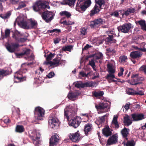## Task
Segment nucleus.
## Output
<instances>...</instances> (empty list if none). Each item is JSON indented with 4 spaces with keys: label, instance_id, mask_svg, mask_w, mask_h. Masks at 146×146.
<instances>
[{
    "label": "nucleus",
    "instance_id": "54",
    "mask_svg": "<svg viewBox=\"0 0 146 146\" xmlns=\"http://www.w3.org/2000/svg\"><path fill=\"white\" fill-rule=\"evenodd\" d=\"M80 34L83 35H85L86 34V30L84 28L81 29L80 31Z\"/></svg>",
    "mask_w": 146,
    "mask_h": 146
},
{
    "label": "nucleus",
    "instance_id": "1",
    "mask_svg": "<svg viewBox=\"0 0 146 146\" xmlns=\"http://www.w3.org/2000/svg\"><path fill=\"white\" fill-rule=\"evenodd\" d=\"M76 112L75 108L72 105H70L66 106L64 110V117L69 121L70 117H72L76 115Z\"/></svg>",
    "mask_w": 146,
    "mask_h": 146
},
{
    "label": "nucleus",
    "instance_id": "64",
    "mask_svg": "<svg viewBox=\"0 0 146 146\" xmlns=\"http://www.w3.org/2000/svg\"><path fill=\"white\" fill-rule=\"evenodd\" d=\"M111 16H114L116 17H118L119 15V13L117 11H115L111 13Z\"/></svg>",
    "mask_w": 146,
    "mask_h": 146
},
{
    "label": "nucleus",
    "instance_id": "23",
    "mask_svg": "<svg viewBox=\"0 0 146 146\" xmlns=\"http://www.w3.org/2000/svg\"><path fill=\"white\" fill-rule=\"evenodd\" d=\"M108 126H106L102 129V132L103 135L106 137L111 136L112 134V131Z\"/></svg>",
    "mask_w": 146,
    "mask_h": 146
},
{
    "label": "nucleus",
    "instance_id": "42",
    "mask_svg": "<svg viewBox=\"0 0 146 146\" xmlns=\"http://www.w3.org/2000/svg\"><path fill=\"white\" fill-rule=\"evenodd\" d=\"M11 14L10 12H7L5 15L1 14L0 15V17L3 19H5L8 18Z\"/></svg>",
    "mask_w": 146,
    "mask_h": 146
},
{
    "label": "nucleus",
    "instance_id": "19",
    "mask_svg": "<svg viewBox=\"0 0 146 146\" xmlns=\"http://www.w3.org/2000/svg\"><path fill=\"white\" fill-rule=\"evenodd\" d=\"M14 77L15 79L18 80V82H23L26 80V77L23 76L22 72H17L15 74Z\"/></svg>",
    "mask_w": 146,
    "mask_h": 146
},
{
    "label": "nucleus",
    "instance_id": "31",
    "mask_svg": "<svg viewBox=\"0 0 146 146\" xmlns=\"http://www.w3.org/2000/svg\"><path fill=\"white\" fill-rule=\"evenodd\" d=\"M96 4H98L99 6L100 9H103L104 6L105 5V3L104 0H95Z\"/></svg>",
    "mask_w": 146,
    "mask_h": 146
},
{
    "label": "nucleus",
    "instance_id": "35",
    "mask_svg": "<svg viewBox=\"0 0 146 146\" xmlns=\"http://www.w3.org/2000/svg\"><path fill=\"white\" fill-rule=\"evenodd\" d=\"M24 128L22 125H17L15 129V131L17 132L21 133L24 131Z\"/></svg>",
    "mask_w": 146,
    "mask_h": 146
},
{
    "label": "nucleus",
    "instance_id": "27",
    "mask_svg": "<svg viewBox=\"0 0 146 146\" xmlns=\"http://www.w3.org/2000/svg\"><path fill=\"white\" fill-rule=\"evenodd\" d=\"M118 116L117 115H114L112 121V123L114 125L115 129H117L119 127V123L117 121Z\"/></svg>",
    "mask_w": 146,
    "mask_h": 146
},
{
    "label": "nucleus",
    "instance_id": "29",
    "mask_svg": "<svg viewBox=\"0 0 146 146\" xmlns=\"http://www.w3.org/2000/svg\"><path fill=\"white\" fill-rule=\"evenodd\" d=\"M129 129L124 127L121 131V133L123 137L126 139H127V137L129 134Z\"/></svg>",
    "mask_w": 146,
    "mask_h": 146
},
{
    "label": "nucleus",
    "instance_id": "14",
    "mask_svg": "<svg viewBox=\"0 0 146 146\" xmlns=\"http://www.w3.org/2000/svg\"><path fill=\"white\" fill-rule=\"evenodd\" d=\"M19 46V44L18 43L8 44L6 46L7 50L10 52L13 53L15 52L16 50Z\"/></svg>",
    "mask_w": 146,
    "mask_h": 146
},
{
    "label": "nucleus",
    "instance_id": "12",
    "mask_svg": "<svg viewBox=\"0 0 146 146\" xmlns=\"http://www.w3.org/2000/svg\"><path fill=\"white\" fill-rule=\"evenodd\" d=\"M105 23V22L104 19L100 18L91 21L90 26L91 27L96 28L97 26L103 25Z\"/></svg>",
    "mask_w": 146,
    "mask_h": 146
},
{
    "label": "nucleus",
    "instance_id": "3",
    "mask_svg": "<svg viewBox=\"0 0 146 146\" xmlns=\"http://www.w3.org/2000/svg\"><path fill=\"white\" fill-rule=\"evenodd\" d=\"M66 61L63 60H61L60 57H56L53 60V62L50 61L48 62H44V64L46 65H49V67H51L54 68L55 67L59 66V65H64Z\"/></svg>",
    "mask_w": 146,
    "mask_h": 146
},
{
    "label": "nucleus",
    "instance_id": "9",
    "mask_svg": "<svg viewBox=\"0 0 146 146\" xmlns=\"http://www.w3.org/2000/svg\"><path fill=\"white\" fill-rule=\"evenodd\" d=\"M22 36V35L21 34L20 32L17 31L13 34L12 37L17 42L19 43H24L27 40V36H25L23 38H19Z\"/></svg>",
    "mask_w": 146,
    "mask_h": 146
},
{
    "label": "nucleus",
    "instance_id": "55",
    "mask_svg": "<svg viewBox=\"0 0 146 146\" xmlns=\"http://www.w3.org/2000/svg\"><path fill=\"white\" fill-rule=\"evenodd\" d=\"M90 73V72H89L88 73L86 74L84 72L81 71L80 72L79 74L82 77H88V75Z\"/></svg>",
    "mask_w": 146,
    "mask_h": 146
},
{
    "label": "nucleus",
    "instance_id": "7",
    "mask_svg": "<svg viewBox=\"0 0 146 146\" xmlns=\"http://www.w3.org/2000/svg\"><path fill=\"white\" fill-rule=\"evenodd\" d=\"M41 16L46 22L49 23L53 19L54 15L51 12L47 11L43 12Z\"/></svg>",
    "mask_w": 146,
    "mask_h": 146
},
{
    "label": "nucleus",
    "instance_id": "2",
    "mask_svg": "<svg viewBox=\"0 0 146 146\" xmlns=\"http://www.w3.org/2000/svg\"><path fill=\"white\" fill-rule=\"evenodd\" d=\"M91 2L90 0H81L78 1L76 6V9L79 11L80 9L84 11L86 9L90 6Z\"/></svg>",
    "mask_w": 146,
    "mask_h": 146
},
{
    "label": "nucleus",
    "instance_id": "36",
    "mask_svg": "<svg viewBox=\"0 0 146 146\" xmlns=\"http://www.w3.org/2000/svg\"><path fill=\"white\" fill-rule=\"evenodd\" d=\"M108 71L109 73H114L115 72V70L113 69V65L109 64L107 65Z\"/></svg>",
    "mask_w": 146,
    "mask_h": 146
},
{
    "label": "nucleus",
    "instance_id": "61",
    "mask_svg": "<svg viewBox=\"0 0 146 146\" xmlns=\"http://www.w3.org/2000/svg\"><path fill=\"white\" fill-rule=\"evenodd\" d=\"M75 86L78 88H84L83 83L80 84L78 83H77L75 85Z\"/></svg>",
    "mask_w": 146,
    "mask_h": 146
},
{
    "label": "nucleus",
    "instance_id": "63",
    "mask_svg": "<svg viewBox=\"0 0 146 146\" xmlns=\"http://www.w3.org/2000/svg\"><path fill=\"white\" fill-rule=\"evenodd\" d=\"M129 14L134 13L135 11V10L133 8L131 7L127 9Z\"/></svg>",
    "mask_w": 146,
    "mask_h": 146
},
{
    "label": "nucleus",
    "instance_id": "28",
    "mask_svg": "<svg viewBox=\"0 0 146 146\" xmlns=\"http://www.w3.org/2000/svg\"><path fill=\"white\" fill-rule=\"evenodd\" d=\"M123 119V123L125 125L128 126L132 123V120L130 119V117L128 115L124 117Z\"/></svg>",
    "mask_w": 146,
    "mask_h": 146
},
{
    "label": "nucleus",
    "instance_id": "43",
    "mask_svg": "<svg viewBox=\"0 0 146 146\" xmlns=\"http://www.w3.org/2000/svg\"><path fill=\"white\" fill-rule=\"evenodd\" d=\"M55 55L56 54L54 53L52 54V53H50L46 57V62L50 61L52 60V58L55 56Z\"/></svg>",
    "mask_w": 146,
    "mask_h": 146
},
{
    "label": "nucleus",
    "instance_id": "53",
    "mask_svg": "<svg viewBox=\"0 0 146 146\" xmlns=\"http://www.w3.org/2000/svg\"><path fill=\"white\" fill-rule=\"evenodd\" d=\"M103 56V54L101 53H99L97 54H95V57H94V58L98 60L100 59Z\"/></svg>",
    "mask_w": 146,
    "mask_h": 146
},
{
    "label": "nucleus",
    "instance_id": "33",
    "mask_svg": "<svg viewBox=\"0 0 146 146\" xmlns=\"http://www.w3.org/2000/svg\"><path fill=\"white\" fill-rule=\"evenodd\" d=\"M80 116L82 119L83 120V121L85 122L88 121L89 117V115L88 113H81Z\"/></svg>",
    "mask_w": 146,
    "mask_h": 146
},
{
    "label": "nucleus",
    "instance_id": "26",
    "mask_svg": "<svg viewBox=\"0 0 146 146\" xmlns=\"http://www.w3.org/2000/svg\"><path fill=\"white\" fill-rule=\"evenodd\" d=\"M19 25L24 29H29L30 28L29 25H28V23L26 21L24 20L20 21L18 23Z\"/></svg>",
    "mask_w": 146,
    "mask_h": 146
},
{
    "label": "nucleus",
    "instance_id": "38",
    "mask_svg": "<svg viewBox=\"0 0 146 146\" xmlns=\"http://www.w3.org/2000/svg\"><path fill=\"white\" fill-rule=\"evenodd\" d=\"M95 82H87L84 83H83L84 88V87H88L94 86Z\"/></svg>",
    "mask_w": 146,
    "mask_h": 146
},
{
    "label": "nucleus",
    "instance_id": "18",
    "mask_svg": "<svg viewBox=\"0 0 146 146\" xmlns=\"http://www.w3.org/2000/svg\"><path fill=\"white\" fill-rule=\"evenodd\" d=\"M93 129V126L92 124L88 123L85 125L84 126V131L85 134L88 136L91 134Z\"/></svg>",
    "mask_w": 146,
    "mask_h": 146
},
{
    "label": "nucleus",
    "instance_id": "50",
    "mask_svg": "<svg viewBox=\"0 0 146 146\" xmlns=\"http://www.w3.org/2000/svg\"><path fill=\"white\" fill-rule=\"evenodd\" d=\"M135 143L134 140L128 141L126 143V146H134Z\"/></svg>",
    "mask_w": 146,
    "mask_h": 146
},
{
    "label": "nucleus",
    "instance_id": "8",
    "mask_svg": "<svg viewBox=\"0 0 146 146\" xmlns=\"http://www.w3.org/2000/svg\"><path fill=\"white\" fill-rule=\"evenodd\" d=\"M133 27L131 24L130 23H125L122 25L118 27L117 29L119 32L126 33H128Z\"/></svg>",
    "mask_w": 146,
    "mask_h": 146
},
{
    "label": "nucleus",
    "instance_id": "39",
    "mask_svg": "<svg viewBox=\"0 0 146 146\" xmlns=\"http://www.w3.org/2000/svg\"><path fill=\"white\" fill-rule=\"evenodd\" d=\"M73 46L72 45H68L64 46L62 48V50L64 51L71 52L72 49L73 48Z\"/></svg>",
    "mask_w": 146,
    "mask_h": 146
},
{
    "label": "nucleus",
    "instance_id": "34",
    "mask_svg": "<svg viewBox=\"0 0 146 146\" xmlns=\"http://www.w3.org/2000/svg\"><path fill=\"white\" fill-rule=\"evenodd\" d=\"M92 94L93 96L97 97L102 96L104 94V93L102 91H99L98 92L94 91L92 92Z\"/></svg>",
    "mask_w": 146,
    "mask_h": 146
},
{
    "label": "nucleus",
    "instance_id": "48",
    "mask_svg": "<svg viewBox=\"0 0 146 146\" xmlns=\"http://www.w3.org/2000/svg\"><path fill=\"white\" fill-rule=\"evenodd\" d=\"M106 53L109 54H114L116 52L114 49L112 48H107L106 49Z\"/></svg>",
    "mask_w": 146,
    "mask_h": 146
},
{
    "label": "nucleus",
    "instance_id": "15",
    "mask_svg": "<svg viewBox=\"0 0 146 146\" xmlns=\"http://www.w3.org/2000/svg\"><path fill=\"white\" fill-rule=\"evenodd\" d=\"M59 140V137L57 134L52 135L50 139L49 146H56Z\"/></svg>",
    "mask_w": 146,
    "mask_h": 146
},
{
    "label": "nucleus",
    "instance_id": "21",
    "mask_svg": "<svg viewBox=\"0 0 146 146\" xmlns=\"http://www.w3.org/2000/svg\"><path fill=\"white\" fill-rule=\"evenodd\" d=\"M118 137L115 135H113L110 137L108 139L107 144L109 145L115 144L117 142Z\"/></svg>",
    "mask_w": 146,
    "mask_h": 146
},
{
    "label": "nucleus",
    "instance_id": "6",
    "mask_svg": "<svg viewBox=\"0 0 146 146\" xmlns=\"http://www.w3.org/2000/svg\"><path fill=\"white\" fill-rule=\"evenodd\" d=\"M139 74H132L131 81L130 80H128L127 81L130 84L133 85H136L142 84L143 83L141 81L143 80V79L142 78H139Z\"/></svg>",
    "mask_w": 146,
    "mask_h": 146
},
{
    "label": "nucleus",
    "instance_id": "22",
    "mask_svg": "<svg viewBox=\"0 0 146 146\" xmlns=\"http://www.w3.org/2000/svg\"><path fill=\"white\" fill-rule=\"evenodd\" d=\"M142 53L138 51L132 52L130 54V57L133 59H136L141 57Z\"/></svg>",
    "mask_w": 146,
    "mask_h": 146
},
{
    "label": "nucleus",
    "instance_id": "60",
    "mask_svg": "<svg viewBox=\"0 0 146 146\" xmlns=\"http://www.w3.org/2000/svg\"><path fill=\"white\" fill-rule=\"evenodd\" d=\"M23 52L24 55H28L30 52V50L29 49H27L25 50H23Z\"/></svg>",
    "mask_w": 146,
    "mask_h": 146
},
{
    "label": "nucleus",
    "instance_id": "20",
    "mask_svg": "<svg viewBox=\"0 0 146 146\" xmlns=\"http://www.w3.org/2000/svg\"><path fill=\"white\" fill-rule=\"evenodd\" d=\"M131 116L133 121H137L142 120L144 118V115L143 113L132 114Z\"/></svg>",
    "mask_w": 146,
    "mask_h": 146
},
{
    "label": "nucleus",
    "instance_id": "52",
    "mask_svg": "<svg viewBox=\"0 0 146 146\" xmlns=\"http://www.w3.org/2000/svg\"><path fill=\"white\" fill-rule=\"evenodd\" d=\"M48 32L50 33H52L55 32L56 33H60V30L59 29H56L52 30H49L48 31Z\"/></svg>",
    "mask_w": 146,
    "mask_h": 146
},
{
    "label": "nucleus",
    "instance_id": "57",
    "mask_svg": "<svg viewBox=\"0 0 146 146\" xmlns=\"http://www.w3.org/2000/svg\"><path fill=\"white\" fill-rule=\"evenodd\" d=\"M140 70L143 71L146 74V65L142 66L140 68Z\"/></svg>",
    "mask_w": 146,
    "mask_h": 146
},
{
    "label": "nucleus",
    "instance_id": "45",
    "mask_svg": "<svg viewBox=\"0 0 146 146\" xmlns=\"http://www.w3.org/2000/svg\"><path fill=\"white\" fill-rule=\"evenodd\" d=\"M134 91L133 89L128 88L126 90L127 93L129 94L132 95H135Z\"/></svg>",
    "mask_w": 146,
    "mask_h": 146
},
{
    "label": "nucleus",
    "instance_id": "24",
    "mask_svg": "<svg viewBox=\"0 0 146 146\" xmlns=\"http://www.w3.org/2000/svg\"><path fill=\"white\" fill-rule=\"evenodd\" d=\"M105 41L107 44L115 43L116 42V40L114 39L113 36L112 35H109L105 39Z\"/></svg>",
    "mask_w": 146,
    "mask_h": 146
},
{
    "label": "nucleus",
    "instance_id": "37",
    "mask_svg": "<svg viewBox=\"0 0 146 146\" xmlns=\"http://www.w3.org/2000/svg\"><path fill=\"white\" fill-rule=\"evenodd\" d=\"M60 14L61 16H65L67 18H69L71 15L70 12L66 11L61 12L60 13Z\"/></svg>",
    "mask_w": 146,
    "mask_h": 146
},
{
    "label": "nucleus",
    "instance_id": "10",
    "mask_svg": "<svg viewBox=\"0 0 146 146\" xmlns=\"http://www.w3.org/2000/svg\"><path fill=\"white\" fill-rule=\"evenodd\" d=\"M30 137L31 139L32 142L35 146H39L40 141V134L36 132L32 133L30 135Z\"/></svg>",
    "mask_w": 146,
    "mask_h": 146
},
{
    "label": "nucleus",
    "instance_id": "25",
    "mask_svg": "<svg viewBox=\"0 0 146 146\" xmlns=\"http://www.w3.org/2000/svg\"><path fill=\"white\" fill-rule=\"evenodd\" d=\"M99 8V7L98 5L95 4L92 9L90 11V16H92L95 14H98L100 11Z\"/></svg>",
    "mask_w": 146,
    "mask_h": 146
},
{
    "label": "nucleus",
    "instance_id": "44",
    "mask_svg": "<svg viewBox=\"0 0 146 146\" xmlns=\"http://www.w3.org/2000/svg\"><path fill=\"white\" fill-rule=\"evenodd\" d=\"M76 0H66V4L70 6H73Z\"/></svg>",
    "mask_w": 146,
    "mask_h": 146
},
{
    "label": "nucleus",
    "instance_id": "51",
    "mask_svg": "<svg viewBox=\"0 0 146 146\" xmlns=\"http://www.w3.org/2000/svg\"><path fill=\"white\" fill-rule=\"evenodd\" d=\"M89 64L92 66L94 69L96 67V65L94 59H92L91 61H89Z\"/></svg>",
    "mask_w": 146,
    "mask_h": 146
},
{
    "label": "nucleus",
    "instance_id": "11",
    "mask_svg": "<svg viewBox=\"0 0 146 146\" xmlns=\"http://www.w3.org/2000/svg\"><path fill=\"white\" fill-rule=\"evenodd\" d=\"M81 122L80 117L77 116L70 120L69 123L70 126H72L74 128H76L79 125Z\"/></svg>",
    "mask_w": 146,
    "mask_h": 146
},
{
    "label": "nucleus",
    "instance_id": "58",
    "mask_svg": "<svg viewBox=\"0 0 146 146\" xmlns=\"http://www.w3.org/2000/svg\"><path fill=\"white\" fill-rule=\"evenodd\" d=\"M138 23L141 25V28L145 24V21L143 20H141L138 21Z\"/></svg>",
    "mask_w": 146,
    "mask_h": 146
},
{
    "label": "nucleus",
    "instance_id": "59",
    "mask_svg": "<svg viewBox=\"0 0 146 146\" xmlns=\"http://www.w3.org/2000/svg\"><path fill=\"white\" fill-rule=\"evenodd\" d=\"M10 31L9 29H7L5 31V37L7 38L9 36L10 34Z\"/></svg>",
    "mask_w": 146,
    "mask_h": 146
},
{
    "label": "nucleus",
    "instance_id": "56",
    "mask_svg": "<svg viewBox=\"0 0 146 146\" xmlns=\"http://www.w3.org/2000/svg\"><path fill=\"white\" fill-rule=\"evenodd\" d=\"M135 95H139L141 96L143 95H144V91L143 90H139L137 92H135Z\"/></svg>",
    "mask_w": 146,
    "mask_h": 146
},
{
    "label": "nucleus",
    "instance_id": "41",
    "mask_svg": "<svg viewBox=\"0 0 146 146\" xmlns=\"http://www.w3.org/2000/svg\"><path fill=\"white\" fill-rule=\"evenodd\" d=\"M127 60V56L125 55L121 56L119 58V61L120 62H125Z\"/></svg>",
    "mask_w": 146,
    "mask_h": 146
},
{
    "label": "nucleus",
    "instance_id": "16",
    "mask_svg": "<svg viewBox=\"0 0 146 146\" xmlns=\"http://www.w3.org/2000/svg\"><path fill=\"white\" fill-rule=\"evenodd\" d=\"M80 135L79 131H78L74 133L70 134L69 135L70 139L74 142H78L80 140Z\"/></svg>",
    "mask_w": 146,
    "mask_h": 146
},
{
    "label": "nucleus",
    "instance_id": "32",
    "mask_svg": "<svg viewBox=\"0 0 146 146\" xmlns=\"http://www.w3.org/2000/svg\"><path fill=\"white\" fill-rule=\"evenodd\" d=\"M9 72L7 70L0 69V80L3 78V76L9 75Z\"/></svg>",
    "mask_w": 146,
    "mask_h": 146
},
{
    "label": "nucleus",
    "instance_id": "40",
    "mask_svg": "<svg viewBox=\"0 0 146 146\" xmlns=\"http://www.w3.org/2000/svg\"><path fill=\"white\" fill-rule=\"evenodd\" d=\"M78 96L77 94L75 92L69 93L68 95V97L70 100H72Z\"/></svg>",
    "mask_w": 146,
    "mask_h": 146
},
{
    "label": "nucleus",
    "instance_id": "30",
    "mask_svg": "<svg viewBox=\"0 0 146 146\" xmlns=\"http://www.w3.org/2000/svg\"><path fill=\"white\" fill-rule=\"evenodd\" d=\"M30 29L36 28L37 26L38 23L35 20L30 19L29 20Z\"/></svg>",
    "mask_w": 146,
    "mask_h": 146
},
{
    "label": "nucleus",
    "instance_id": "47",
    "mask_svg": "<svg viewBox=\"0 0 146 146\" xmlns=\"http://www.w3.org/2000/svg\"><path fill=\"white\" fill-rule=\"evenodd\" d=\"M114 73H110L108 74L106 76V79H112V78H116L115 77Z\"/></svg>",
    "mask_w": 146,
    "mask_h": 146
},
{
    "label": "nucleus",
    "instance_id": "4",
    "mask_svg": "<svg viewBox=\"0 0 146 146\" xmlns=\"http://www.w3.org/2000/svg\"><path fill=\"white\" fill-rule=\"evenodd\" d=\"M35 118L38 120H42L44 117L45 110L40 106L35 107L34 111Z\"/></svg>",
    "mask_w": 146,
    "mask_h": 146
},
{
    "label": "nucleus",
    "instance_id": "13",
    "mask_svg": "<svg viewBox=\"0 0 146 146\" xmlns=\"http://www.w3.org/2000/svg\"><path fill=\"white\" fill-rule=\"evenodd\" d=\"M95 107L97 110H105V112L108 111L110 109L108 104L106 102L100 103L98 105H96Z\"/></svg>",
    "mask_w": 146,
    "mask_h": 146
},
{
    "label": "nucleus",
    "instance_id": "46",
    "mask_svg": "<svg viewBox=\"0 0 146 146\" xmlns=\"http://www.w3.org/2000/svg\"><path fill=\"white\" fill-rule=\"evenodd\" d=\"M20 111L19 108H17L16 110V111L13 112V114L14 115H15L16 116V118H18L19 117L20 115Z\"/></svg>",
    "mask_w": 146,
    "mask_h": 146
},
{
    "label": "nucleus",
    "instance_id": "49",
    "mask_svg": "<svg viewBox=\"0 0 146 146\" xmlns=\"http://www.w3.org/2000/svg\"><path fill=\"white\" fill-rule=\"evenodd\" d=\"M26 5L24 3L21 2L19 3V6L17 9V10L19 9L26 7Z\"/></svg>",
    "mask_w": 146,
    "mask_h": 146
},
{
    "label": "nucleus",
    "instance_id": "62",
    "mask_svg": "<svg viewBox=\"0 0 146 146\" xmlns=\"http://www.w3.org/2000/svg\"><path fill=\"white\" fill-rule=\"evenodd\" d=\"M54 73L53 72H51L47 75L46 76L48 78H50L54 76Z\"/></svg>",
    "mask_w": 146,
    "mask_h": 146
},
{
    "label": "nucleus",
    "instance_id": "5",
    "mask_svg": "<svg viewBox=\"0 0 146 146\" xmlns=\"http://www.w3.org/2000/svg\"><path fill=\"white\" fill-rule=\"evenodd\" d=\"M47 5L41 0H38L33 4L32 8L35 12H38L47 7Z\"/></svg>",
    "mask_w": 146,
    "mask_h": 146
},
{
    "label": "nucleus",
    "instance_id": "17",
    "mask_svg": "<svg viewBox=\"0 0 146 146\" xmlns=\"http://www.w3.org/2000/svg\"><path fill=\"white\" fill-rule=\"evenodd\" d=\"M48 123L50 127L54 129H56L58 126L57 120L53 117H49Z\"/></svg>",
    "mask_w": 146,
    "mask_h": 146
}]
</instances>
